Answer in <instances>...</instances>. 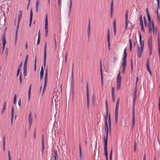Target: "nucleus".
Instances as JSON below:
<instances>
[{"label": "nucleus", "mask_w": 160, "mask_h": 160, "mask_svg": "<svg viewBox=\"0 0 160 160\" xmlns=\"http://www.w3.org/2000/svg\"><path fill=\"white\" fill-rule=\"evenodd\" d=\"M48 68H47L46 69V70L45 72V78H44V85L43 87V89L42 90V95H43V93L44 92V90L45 89L47 85V83L48 82Z\"/></svg>", "instance_id": "nucleus-1"}, {"label": "nucleus", "mask_w": 160, "mask_h": 160, "mask_svg": "<svg viewBox=\"0 0 160 160\" xmlns=\"http://www.w3.org/2000/svg\"><path fill=\"white\" fill-rule=\"evenodd\" d=\"M124 56L123 58V62L122 63V68H125L126 66L127 61L126 58L127 57V54L126 53V49L125 48L124 51Z\"/></svg>", "instance_id": "nucleus-2"}, {"label": "nucleus", "mask_w": 160, "mask_h": 160, "mask_svg": "<svg viewBox=\"0 0 160 160\" xmlns=\"http://www.w3.org/2000/svg\"><path fill=\"white\" fill-rule=\"evenodd\" d=\"M104 154L106 157V160H108V156L107 151L108 141H107L106 138H104Z\"/></svg>", "instance_id": "nucleus-3"}, {"label": "nucleus", "mask_w": 160, "mask_h": 160, "mask_svg": "<svg viewBox=\"0 0 160 160\" xmlns=\"http://www.w3.org/2000/svg\"><path fill=\"white\" fill-rule=\"evenodd\" d=\"M148 45L149 51V54L151 56L152 55V39L151 37H150L148 41Z\"/></svg>", "instance_id": "nucleus-4"}, {"label": "nucleus", "mask_w": 160, "mask_h": 160, "mask_svg": "<svg viewBox=\"0 0 160 160\" xmlns=\"http://www.w3.org/2000/svg\"><path fill=\"white\" fill-rule=\"evenodd\" d=\"M45 37H46L48 35V20L47 18V15H46L45 18Z\"/></svg>", "instance_id": "nucleus-5"}, {"label": "nucleus", "mask_w": 160, "mask_h": 160, "mask_svg": "<svg viewBox=\"0 0 160 160\" xmlns=\"http://www.w3.org/2000/svg\"><path fill=\"white\" fill-rule=\"evenodd\" d=\"M144 48H140L139 47H138L137 48V56L138 57H141Z\"/></svg>", "instance_id": "nucleus-6"}, {"label": "nucleus", "mask_w": 160, "mask_h": 160, "mask_svg": "<svg viewBox=\"0 0 160 160\" xmlns=\"http://www.w3.org/2000/svg\"><path fill=\"white\" fill-rule=\"evenodd\" d=\"M138 32L139 33V40H140V48H144V42L143 40L142 41V36L141 34L140 33L139 31H138Z\"/></svg>", "instance_id": "nucleus-7"}, {"label": "nucleus", "mask_w": 160, "mask_h": 160, "mask_svg": "<svg viewBox=\"0 0 160 160\" xmlns=\"http://www.w3.org/2000/svg\"><path fill=\"white\" fill-rule=\"evenodd\" d=\"M86 88L87 105L88 107L89 105V90L88 84H87Z\"/></svg>", "instance_id": "nucleus-8"}, {"label": "nucleus", "mask_w": 160, "mask_h": 160, "mask_svg": "<svg viewBox=\"0 0 160 160\" xmlns=\"http://www.w3.org/2000/svg\"><path fill=\"white\" fill-rule=\"evenodd\" d=\"M107 117H106L105 118V130L107 131V133H106V137H104V138H106L107 139V141H108V123H107Z\"/></svg>", "instance_id": "nucleus-9"}, {"label": "nucleus", "mask_w": 160, "mask_h": 160, "mask_svg": "<svg viewBox=\"0 0 160 160\" xmlns=\"http://www.w3.org/2000/svg\"><path fill=\"white\" fill-rule=\"evenodd\" d=\"M132 127H133L135 124V108H133V111L132 113Z\"/></svg>", "instance_id": "nucleus-10"}, {"label": "nucleus", "mask_w": 160, "mask_h": 160, "mask_svg": "<svg viewBox=\"0 0 160 160\" xmlns=\"http://www.w3.org/2000/svg\"><path fill=\"white\" fill-rule=\"evenodd\" d=\"M72 0H68L67 2V4L68 6V8L69 9V14L70 15L71 12L72 6Z\"/></svg>", "instance_id": "nucleus-11"}, {"label": "nucleus", "mask_w": 160, "mask_h": 160, "mask_svg": "<svg viewBox=\"0 0 160 160\" xmlns=\"http://www.w3.org/2000/svg\"><path fill=\"white\" fill-rule=\"evenodd\" d=\"M46 42L45 43L44 53V67H45L46 59Z\"/></svg>", "instance_id": "nucleus-12"}, {"label": "nucleus", "mask_w": 160, "mask_h": 160, "mask_svg": "<svg viewBox=\"0 0 160 160\" xmlns=\"http://www.w3.org/2000/svg\"><path fill=\"white\" fill-rule=\"evenodd\" d=\"M118 108H116L115 112V119L116 123H117L118 116Z\"/></svg>", "instance_id": "nucleus-13"}, {"label": "nucleus", "mask_w": 160, "mask_h": 160, "mask_svg": "<svg viewBox=\"0 0 160 160\" xmlns=\"http://www.w3.org/2000/svg\"><path fill=\"white\" fill-rule=\"evenodd\" d=\"M120 75L121 72L119 71L117 77V83H121L122 77L120 76Z\"/></svg>", "instance_id": "nucleus-14"}, {"label": "nucleus", "mask_w": 160, "mask_h": 160, "mask_svg": "<svg viewBox=\"0 0 160 160\" xmlns=\"http://www.w3.org/2000/svg\"><path fill=\"white\" fill-rule=\"evenodd\" d=\"M149 23V27H148V32L149 34L151 35L152 33V22H151V19H150V22L148 21Z\"/></svg>", "instance_id": "nucleus-15"}, {"label": "nucleus", "mask_w": 160, "mask_h": 160, "mask_svg": "<svg viewBox=\"0 0 160 160\" xmlns=\"http://www.w3.org/2000/svg\"><path fill=\"white\" fill-rule=\"evenodd\" d=\"M100 74L101 76V79L102 82V85L103 84V73L102 71V62L101 60H100Z\"/></svg>", "instance_id": "nucleus-16"}, {"label": "nucleus", "mask_w": 160, "mask_h": 160, "mask_svg": "<svg viewBox=\"0 0 160 160\" xmlns=\"http://www.w3.org/2000/svg\"><path fill=\"white\" fill-rule=\"evenodd\" d=\"M2 39L3 41L2 43V50L4 51V49L5 48V45L6 43V38H5V36L4 35H3L2 36Z\"/></svg>", "instance_id": "nucleus-17"}, {"label": "nucleus", "mask_w": 160, "mask_h": 160, "mask_svg": "<svg viewBox=\"0 0 160 160\" xmlns=\"http://www.w3.org/2000/svg\"><path fill=\"white\" fill-rule=\"evenodd\" d=\"M32 8H31L30 11V23H29V26L31 27L32 21Z\"/></svg>", "instance_id": "nucleus-18"}, {"label": "nucleus", "mask_w": 160, "mask_h": 160, "mask_svg": "<svg viewBox=\"0 0 160 160\" xmlns=\"http://www.w3.org/2000/svg\"><path fill=\"white\" fill-rule=\"evenodd\" d=\"M137 84H136L135 87L134 89L133 95L134 97V99L135 100V99H136L137 96Z\"/></svg>", "instance_id": "nucleus-19"}, {"label": "nucleus", "mask_w": 160, "mask_h": 160, "mask_svg": "<svg viewBox=\"0 0 160 160\" xmlns=\"http://www.w3.org/2000/svg\"><path fill=\"white\" fill-rule=\"evenodd\" d=\"M32 114L31 112H30L29 115V122L30 125L32 124Z\"/></svg>", "instance_id": "nucleus-20"}, {"label": "nucleus", "mask_w": 160, "mask_h": 160, "mask_svg": "<svg viewBox=\"0 0 160 160\" xmlns=\"http://www.w3.org/2000/svg\"><path fill=\"white\" fill-rule=\"evenodd\" d=\"M42 153L43 155V153L44 152V140H43V135H42Z\"/></svg>", "instance_id": "nucleus-21"}, {"label": "nucleus", "mask_w": 160, "mask_h": 160, "mask_svg": "<svg viewBox=\"0 0 160 160\" xmlns=\"http://www.w3.org/2000/svg\"><path fill=\"white\" fill-rule=\"evenodd\" d=\"M54 154H52L53 157L54 158V160H57V159L58 158V152L57 151H53Z\"/></svg>", "instance_id": "nucleus-22"}, {"label": "nucleus", "mask_w": 160, "mask_h": 160, "mask_svg": "<svg viewBox=\"0 0 160 160\" xmlns=\"http://www.w3.org/2000/svg\"><path fill=\"white\" fill-rule=\"evenodd\" d=\"M22 11H20L19 12V15L18 21L19 22H20L21 19L22 18Z\"/></svg>", "instance_id": "nucleus-23"}, {"label": "nucleus", "mask_w": 160, "mask_h": 160, "mask_svg": "<svg viewBox=\"0 0 160 160\" xmlns=\"http://www.w3.org/2000/svg\"><path fill=\"white\" fill-rule=\"evenodd\" d=\"M146 13L147 14L148 19V21H149L150 22V19H151V18H150V14H149V11H148V8H146Z\"/></svg>", "instance_id": "nucleus-24"}, {"label": "nucleus", "mask_w": 160, "mask_h": 160, "mask_svg": "<svg viewBox=\"0 0 160 160\" xmlns=\"http://www.w3.org/2000/svg\"><path fill=\"white\" fill-rule=\"evenodd\" d=\"M88 38L89 37L90 35V33H91V27L90 25L89 26H88Z\"/></svg>", "instance_id": "nucleus-25"}, {"label": "nucleus", "mask_w": 160, "mask_h": 160, "mask_svg": "<svg viewBox=\"0 0 160 160\" xmlns=\"http://www.w3.org/2000/svg\"><path fill=\"white\" fill-rule=\"evenodd\" d=\"M27 66H23V73L24 76H25L27 74Z\"/></svg>", "instance_id": "nucleus-26"}, {"label": "nucleus", "mask_w": 160, "mask_h": 160, "mask_svg": "<svg viewBox=\"0 0 160 160\" xmlns=\"http://www.w3.org/2000/svg\"><path fill=\"white\" fill-rule=\"evenodd\" d=\"M28 55H27L26 56L25 60V61L24 62V66H27V62H28Z\"/></svg>", "instance_id": "nucleus-27"}, {"label": "nucleus", "mask_w": 160, "mask_h": 160, "mask_svg": "<svg viewBox=\"0 0 160 160\" xmlns=\"http://www.w3.org/2000/svg\"><path fill=\"white\" fill-rule=\"evenodd\" d=\"M73 65H72V84H73Z\"/></svg>", "instance_id": "nucleus-28"}, {"label": "nucleus", "mask_w": 160, "mask_h": 160, "mask_svg": "<svg viewBox=\"0 0 160 160\" xmlns=\"http://www.w3.org/2000/svg\"><path fill=\"white\" fill-rule=\"evenodd\" d=\"M31 84L30 85L29 87V89L28 90V99L29 100L30 98V94H31Z\"/></svg>", "instance_id": "nucleus-29"}, {"label": "nucleus", "mask_w": 160, "mask_h": 160, "mask_svg": "<svg viewBox=\"0 0 160 160\" xmlns=\"http://www.w3.org/2000/svg\"><path fill=\"white\" fill-rule=\"evenodd\" d=\"M106 114H107V117L108 116V105L107 100H106Z\"/></svg>", "instance_id": "nucleus-30"}, {"label": "nucleus", "mask_w": 160, "mask_h": 160, "mask_svg": "<svg viewBox=\"0 0 160 160\" xmlns=\"http://www.w3.org/2000/svg\"><path fill=\"white\" fill-rule=\"evenodd\" d=\"M14 108L12 107L11 110V117L14 118Z\"/></svg>", "instance_id": "nucleus-31"}, {"label": "nucleus", "mask_w": 160, "mask_h": 160, "mask_svg": "<svg viewBox=\"0 0 160 160\" xmlns=\"http://www.w3.org/2000/svg\"><path fill=\"white\" fill-rule=\"evenodd\" d=\"M152 27L153 33L154 34L155 33V27H154V23H153V21H152Z\"/></svg>", "instance_id": "nucleus-32"}, {"label": "nucleus", "mask_w": 160, "mask_h": 160, "mask_svg": "<svg viewBox=\"0 0 160 160\" xmlns=\"http://www.w3.org/2000/svg\"><path fill=\"white\" fill-rule=\"evenodd\" d=\"M44 74V71H41L40 73V79L41 80L43 77Z\"/></svg>", "instance_id": "nucleus-33"}, {"label": "nucleus", "mask_w": 160, "mask_h": 160, "mask_svg": "<svg viewBox=\"0 0 160 160\" xmlns=\"http://www.w3.org/2000/svg\"><path fill=\"white\" fill-rule=\"evenodd\" d=\"M6 102H4V103L3 108H2V112H4V111L5 109L6 108Z\"/></svg>", "instance_id": "nucleus-34"}, {"label": "nucleus", "mask_w": 160, "mask_h": 160, "mask_svg": "<svg viewBox=\"0 0 160 160\" xmlns=\"http://www.w3.org/2000/svg\"><path fill=\"white\" fill-rule=\"evenodd\" d=\"M121 83H117V90H119L121 87Z\"/></svg>", "instance_id": "nucleus-35"}, {"label": "nucleus", "mask_w": 160, "mask_h": 160, "mask_svg": "<svg viewBox=\"0 0 160 160\" xmlns=\"http://www.w3.org/2000/svg\"><path fill=\"white\" fill-rule=\"evenodd\" d=\"M128 10H127L125 14V20H128Z\"/></svg>", "instance_id": "nucleus-36"}, {"label": "nucleus", "mask_w": 160, "mask_h": 160, "mask_svg": "<svg viewBox=\"0 0 160 160\" xmlns=\"http://www.w3.org/2000/svg\"><path fill=\"white\" fill-rule=\"evenodd\" d=\"M110 9L113 10V0H112L111 4Z\"/></svg>", "instance_id": "nucleus-37"}, {"label": "nucleus", "mask_w": 160, "mask_h": 160, "mask_svg": "<svg viewBox=\"0 0 160 160\" xmlns=\"http://www.w3.org/2000/svg\"><path fill=\"white\" fill-rule=\"evenodd\" d=\"M108 123H109V127L110 129H111V119H110V116H109V118H108Z\"/></svg>", "instance_id": "nucleus-38"}, {"label": "nucleus", "mask_w": 160, "mask_h": 160, "mask_svg": "<svg viewBox=\"0 0 160 160\" xmlns=\"http://www.w3.org/2000/svg\"><path fill=\"white\" fill-rule=\"evenodd\" d=\"M79 154H80V159H81L82 158V152H81V148L80 146L79 145Z\"/></svg>", "instance_id": "nucleus-39"}, {"label": "nucleus", "mask_w": 160, "mask_h": 160, "mask_svg": "<svg viewBox=\"0 0 160 160\" xmlns=\"http://www.w3.org/2000/svg\"><path fill=\"white\" fill-rule=\"evenodd\" d=\"M112 149H111L109 155V157H110V160H112Z\"/></svg>", "instance_id": "nucleus-40"}, {"label": "nucleus", "mask_w": 160, "mask_h": 160, "mask_svg": "<svg viewBox=\"0 0 160 160\" xmlns=\"http://www.w3.org/2000/svg\"><path fill=\"white\" fill-rule=\"evenodd\" d=\"M128 20H125V30H126L128 28Z\"/></svg>", "instance_id": "nucleus-41"}, {"label": "nucleus", "mask_w": 160, "mask_h": 160, "mask_svg": "<svg viewBox=\"0 0 160 160\" xmlns=\"http://www.w3.org/2000/svg\"><path fill=\"white\" fill-rule=\"evenodd\" d=\"M146 66L147 68H149V61L148 60L147 61Z\"/></svg>", "instance_id": "nucleus-42"}, {"label": "nucleus", "mask_w": 160, "mask_h": 160, "mask_svg": "<svg viewBox=\"0 0 160 160\" xmlns=\"http://www.w3.org/2000/svg\"><path fill=\"white\" fill-rule=\"evenodd\" d=\"M137 148V145H136V141L134 142V151L135 152Z\"/></svg>", "instance_id": "nucleus-43"}, {"label": "nucleus", "mask_w": 160, "mask_h": 160, "mask_svg": "<svg viewBox=\"0 0 160 160\" xmlns=\"http://www.w3.org/2000/svg\"><path fill=\"white\" fill-rule=\"evenodd\" d=\"M2 144L3 147H4V146H5V137H4L2 140Z\"/></svg>", "instance_id": "nucleus-44"}, {"label": "nucleus", "mask_w": 160, "mask_h": 160, "mask_svg": "<svg viewBox=\"0 0 160 160\" xmlns=\"http://www.w3.org/2000/svg\"><path fill=\"white\" fill-rule=\"evenodd\" d=\"M113 10L110 9V17L112 18L113 16Z\"/></svg>", "instance_id": "nucleus-45"}, {"label": "nucleus", "mask_w": 160, "mask_h": 160, "mask_svg": "<svg viewBox=\"0 0 160 160\" xmlns=\"http://www.w3.org/2000/svg\"><path fill=\"white\" fill-rule=\"evenodd\" d=\"M16 95L15 94L14 96V100H13V103L15 104L16 102Z\"/></svg>", "instance_id": "nucleus-46"}, {"label": "nucleus", "mask_w": 160, "mask_h": 160, "mask_svg": "<svg viewBox=\"0 0 160 160\" xmlns=\"http://www.w3.org/2000/svg\"><path fill=\"white\" fill-rule=\"evenodd\" d=\"M112 99L113 101L114 102L115 101V94H112Z\"/></svg>", "instance_id": "nucleus-47"}, {"label": "nucleus", "mask_w": 160, "mask_h": 160, "mask_svg": "<svg viewBox=\"0 0 160 160\" xmlns=\"http://www.w3.org/2000/svg\"><path fill=\"white\" fill-rule=\"evenodd\" d=\"M15 41L16 42V41L17 39V36H18V33H17V30H16V35H15Z\"/></svg>", "instance_id": "nucleus-48"}, {"label": "nucleus", "mask_w": 160, "mask_h": 160, "mask_svg": "<svg viewBox=\"0 0 160 160\" xmlns=\"http://www.w3.org/2000/svg\"><path fill=\"white\" fill-rule=\"evenodd\" d=\"M144 23L145 27H146L147 25V20L145 19V17H144Z\"/></svg>", "instance_id": "nucleus-49"}, {"label": "nucleus", "mask_w": 160, "mask_h": 160, "mask_svg": "<svg viewBox=\"0 0 160 160\" xmlns=\"http://www.w3.org/2000/svg\"><path fill=\"white\" fill-rule=\"evenodd\" d=\"M40 3L39 0H37L36 2V6H38Z\"/></svg>", "instance_id": "nucleus-50"}, {"label": "nucleus", "mask_w": 160, "mask_h": 160, "mask_svg": "<svg viewBox=\"0 0 160 160\" xmlns=\"http://www.w3.org/2000/svg\"><path fill=\"white\" fill-rule=\"evenodd\" d=\"M157 16H158V20L159 21H160V18H159V17L158 11V8H157Z\"/></svg>", "instance_id": "nucleus-51"}, {"label": "nucleus", "mask_w": 160, "mask_h": 160, "mask_svg": "<svg viewBox=\"0 0 160 160\" xmlns=\"http://www.w3.org/2000/svg\"><path fill=\"white\" fill-rule=\"evenodd\" d=\"M110 34L109 33V29H108V35H107V38H110Z\"/></svg>", "instance_id": "nucleus-52"}, {"label": "nucleus", "mask_w": 160, "mask_h": 160, "mask_svg": "<svg viewBox=\"0 0 160 160\" xmlns=\"http://www.w3.org/2000/svg\"><path fill=\"white\" fill-rule=\"evenodd\" d=\"M113 28H116V19L114 20V22L113 23Z\"/></svg>", "instance_id": "nucleus-53"}, {"label": "nucleus", "mask_w": 160, "mask_h": 160, "mask_svg": "<svg viewBox=\"0 0 160 160\" xmlns=\"http://www.w3.org/2000/svg\"><path fill=\"white\" fill-rule=\"evenodd\" d=\"M38 38H40V30H39V32L38 33Z\"/></svg>", "instance_id": "nucleus-54"}, {"label": "nucleus", "mask_w": 160, "mask_h": 160, "mask_svg": "<svg viewBox=\"0 0 160 160\" xmlns=\"http://www.w3.org/2000/svg\"><path fill=\"white\" fill-rule=\"evenodd\" d=\"M112 94H114V88H112Z\"/></svg>", "instance_id": "nucleus-55"}, {"label": "nucleus", "mask_w": 160, "mask_h": 160, "mask_svg": "<svg viewBox=\"0 0 160 160\" xmlns=\"http://www.w3.org/2000/svg\"><path fill=\"white\" fill-rule=\"evenodd\" d=\"M114 29V35H116V32H117V30H116V28H113Z\"/></svg>", "instance_id": "nucleus-56"}, {"label": "nucleus", "mask_w": 160, "mask_h": 160, "mask_svg": "<svg viewBox=\"0 0 160 160\" xmlns=\"http://www.w3.org/2000/svg\"><path fill=\"white\" fill-rule=\"evenodd\" d=\"M40 38H38V41H37V45H38L40 43Z\"/></svg>", "instance_id": "nucleus-57"}, {"label": "nucleus", "mask_w": 160, "mask_h": 160, "mask_svg": "<svg viewBox=\"0 0 160 160\" xmlns=\"http://www.w3.org/2000/svg\"><path fill=\"white\" fill-rule=\"evenodd\" d=\"M108 46L109 48H110V38H108Z\"/></svg>", "instance_id": "nucleus-58"}, {"label": "nucleus", "mask_w": 160, "mask_h": 160, "mask_svg": "<svg viewBox=\"0 0 160 160\" xmlns=\"http://www.w3.org/2000/svg\"><path fill=\"white\" fill-rule=\"evenodd\" d=\"M140 23L141 26L143 25L142 20H140Z\"/></svg>", "instance_id": "nucleus-59"}, {"label": "nucleus", "mask_w": 160, "mask_h": 160, "mask_svg": "<svg viewBox=\"0 0 160 160\" xmlns=\"http://www.w3.org/2000/svg\"><path fill=\"white\" fill-rule=\"evenodd\" d=\"M18 105H19V106L20 107L21 106V100L20 99L18 102Z\"/></svg>", "instance_id": "nucleus-60"}, {"label": "nucleus", "mask_w": 160, "mask_h": 160, "mask_svg": "<svg viewBox=\"0 0 160 160\" xmlns=\"http://www.w3.org/2000/svg\"><path fill=\"white\" fill-rule=\"evenodd\" d=\"M58 4L59 6L61 5V0H58Z\"/></svg>", "instance_id": "nucleus-61"}, {"label": "nucleus", "mask_w": 160, "mask_h": 160, "mask_svg": "<svg viewBox=\"0 0 160 160\" xmlns=\"http://www.w3.org/2000/svg\"><path fill=\"white\" fill-rule=\"evenodd\" d=\"M141 26V30H142V31L143 32H144V26H143V25Z\"/></svg>", "instance_id": "nucleus-62"}, {"label": "nucleus", "mask_w": 160, "mask_h": 160, "mask_svg": "<svg viewBox=\"0 0 160 160\" xmlns=\"http://www.w3.org/2000/svg\"><path fill=\"white\" fill-rule=\"evenodd\" d=\"M119 103H118V102H117L116 104V108H119Z\"/></svg>", "instance_id": "nucleus-63"}, {"label": "nucleus", "mask_w": 160, "mask_h": 160, "mask_svg": "<svg viewBox=\"0 0 160 160\" xmlns=\"http://www.w3.org/2000/svg\"><path fill=\"white\" fill-rule=\"evenodd\" d=\"M159 110L160 112V98H159Z\"/></svg>", "instance_id": "nucleus-64"}]
</instances>
